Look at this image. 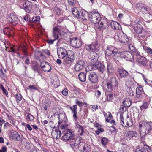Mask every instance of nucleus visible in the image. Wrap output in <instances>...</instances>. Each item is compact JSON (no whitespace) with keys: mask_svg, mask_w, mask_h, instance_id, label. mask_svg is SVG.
Returning a JSON list of instances; mask_svg holds the SVG:
<instances>
[{"mask_svg":"<svg viewBox=\"0 0 152 152\" xmlns=\"http://www.w3.org/2000/svg\"><path fill=\"white\" fill-rule=\"evenodd\" d=\"M89 18L91 21L96 24V26L99 28L106 29L109 26L108 22L102 18H100L99 14L93 11L91 12L89 14Z\"/></svg>","mask_w":152,"mask_h":152,"instance_id":"obj_1","label":"nucleus"},{"mask_svg":"<svg viewBox=\"0 0 152 152\" xmlns=\"http://www.w3.org/2000/svg\"><path fill=\"white\" fill-rule=\"evenodd\" d=\"M80 138V137L77 138L73 134L72 131L68 129H64L63 132V135L61 138L64 141H71L70 145L73 148L77 145Z\"/></svg>","mask_w":152,"mask_h":152,"instance_id":"obj_2","label":"nucleus"},{"mask_svg":"<svg viewBox=\"0 0 152 152\" xmlns=\"http://www.w3.org/2000/svg\"><path fill=\"white\" fill-rule=\"evenodd\" d=\"M139 129L141 137L142 139L152 131V122L141 121L139 124Z\"/></svg>","mask_w":152,"mask_h":152,"instance_id":"obj_3","label":"nucleus"},{"mask_svg":"<svg viewBox=\"0 0 152 152\" xmlns=\"http://www.w3.org/2000/svg\"><path fill=\"white\" fill-rule=\"evenodd\" d=\"M136 7L137 10L140 11L143 13L145 18L147 19L152 17V12L149 8H148L145 5L142 3H138L136 5Z\"/></svg>","mask_w":152,"mask_h":152,"instance_id":"obj_4","label":"nucleus"},{"mask_svg":"<svg viewBox=\"0 0 152 152\" xmlns=\"http://www.w3.org/2000/svg\"><path fill=\"white\" fill-rule=\"evenodd\" d=\"M61 32H64V31L62 30L61 26L58 25L54 24L53 26V36L54 38L53 40H48V43L50 44H52L54 41L58 39L59 35Z\"/></svg>","mask_w":152,"mask_h":152,"instance_id":"obj_5","label":"nucleus"},{"mask_svg":"<svg viewBox=\"0 0 152 152\" xmlns=\"http://www.w3.org/2000/svg\"><path fill=\"white\" fill-rule=\"evenodd\" d=\"M118 81L115 77L109 79L106 83L107 91L108 92L112 91L115 88L118 87Z\"/></svg>","mask_w":152,"mask_h":152,"instance_id":"obj_6","label":"nucleus"},{"mask_svg":"<svg viewBox=\"0 0 152 152\" xmlns=\"http://www.w3.org/2000/svg\"><path fill=\"white\" fill-rule=\"evenodd\" d=\"M79 150L82 152H89L91 151L90 146L84 142L79 141V143L77 146Z\"/></svg>","mask_w":152,"mask_h":152,"instance_id":"obj_7","label":"nucleus"},{"mask_svg":"<svg viewBox=\"0 0 152 152\" xmlns=\"http://www.w3.org/2000/svg\"><path fill=\"white\" fill-rule=\"evenodd\" d=\"M118 54L121 58H123L126 61H132L133 60V56L129 51L119 52Z\"/></svg>","mask_w":152,"mask_h":152,"instance_id":"obj_8","label":"nucleus"},{"mask_svg":"<svg viewBox=\"0 0 152 152\" xmlns=\"http://www.w3.org/2000/svg\"><path fill=\"white\" fill-rule=\"evenodd\" d=\"M117 36L119 41L121 43L125 44L129 41L127 36L121 31L118 33Z\"/></svg>","mask_w":152,"mask_h":152,"instance_id":"obj_9","label":"nucleus"},{"mask_svg":"<svg viewBox=\"0 0 152 152\" xmlns=\"http://www.w3.org/2000/svg\"><path fill=\"white\" fill-rule=\"evenodd\" d=\"M64 59V64L68 66L70 65L73 62L75 59V56L74 53L72 51H70V54H68Z\"/></svg>","mask_w":152,"mask_h":152,"instance_id":"obj_10","label":"nucleus"},{"mask_svg":"<svg viewBox=\"0 0 152 152\" xmlns=\"http://www.w3.org/2000/svg\"><path fill=\"white\" fill-rule=\"evenodd\" d=\"M57 52L58 57L62 59L64 58L68 54L66 49L61 47L57 48Z\"/></svg>","mask_w":152,"mask_h":152,"instance_id":"obj_11","label":"nucleus"},{"mask_svg":"<svg viewBox=\"0 0 152 152\" xmlns=\"http://www.w3.org/2000/svg\"><path fill=\"white\" fill-rule=\"evenodd\" d=\"M99 45L97 42L90 45H87L86 46V49L88 51L94 50L97 51L99 50Z\"/></svg>","mask_w":152,"mask_h":152,"instance_id":"obj_12","label":"nucleus"},{"mask_svg":"<svg viewBox=\"0 0 152 152\" xmlns=\"http://www.w3.org/2000/svg\"><path fill=\"white\" fill-rule=\"evenodd\" d=\"M88 79L91 82L96 83L98 82V76L95 72H92L88 75Z\"/></svg>","mask_w":152,"mask_h":152,"instance_id":"obj_13","label":"nucleus"},{"mask_svg":"<svg viewBox=\"0 0 152 152\" xmlns=\"http://www.w3.org/2000/svg\"><path fill=\"white\" fill-rule=\"evenodd\" d=\"M137 134L135 131H128L126 133L125 135V138L127 140H130L134 137H136Z\"/></svg>","mask_w":152,"mask_h":152,"instance_id":"obj_14","label":"nucleus"},{"mask_svg":"<svg viewBox=\"0 0 152 152\" xmlns=\"http://www.w3.org/2000/svg\"><path fill=\"white\" fill-rule=\"evenodd\" d=\"M70 42L72 46L75 48H79L82 45L81 41L76 38L71 39Z\"/></svg>","mask_w":152,"mask_h":152,"instance_id":"obj_15","label":"nucleus"},{"mask_svg":"<svg viewBox=\"0 0 152 152\" xmlns=\"http://www.w3.org/2000/svg\"><path fill=\"white\" fill-rule=\"evenodd\" d=\"M118 49L113 46H110L107 48L105 51V53L108 56H110L112 54L115 55L118 53Z\"/></svg>","mask_w":152,"mask_h":152,"instance_id":"obj_16","label":"nucleus"},{"mask_svg":"<svg viewBox=\"0 0 152 152\" xmlns=\"http://www.w3.org/2000/svg\"><path fill=\"white\" fill-rule=\"evenodd\" d=\"M85 63L82 60H80L75 64V70L76 71H79L82 70L85 66Z\"/></svg>","mask_w":152,"mask_h":152,"instance_id":"obj_17","label":"nucleus"},{"mask_svg":"<svg viewBox=\"0 0 152 152\" xmlns=\"http://www.w3.org/2000/svg\"><path fill=\"white\" fill-rule=\"evenodd\" d=\"M40 66L43 70L46 72H49L51 69V67L49 63L47 62H42Z\"/></svg>","mask_w":152,"mask_h":152,"instance_id":"obj_18","label":"nucleus"},{"mask_svg":"<svg viewBox=\"0 0 152 152\" xmlns=\"http://www.w3.org/2000/svg\"><path fill=\"white\" fill-rule=\"evenodd\" d=\"M141 22L138 21L137 23H135L134 25V30L137 33H141L142 30L143 28L140 23Z\"/></svg>","mask_w":152,"mask_h":152,"instance_id":"obj_19","label":"nucleus"},{"mask_svg":"<svg viewBox=\"0 0 152 152\" xmlns=\"http://www.w3.org/2000/svg\"><path fill=\"white\" fill-rule=\"evenodd\" d=\"M98 56L97 53L94 52L91 53L88 56V58L94 63L96 62L98 59Z\"/></svg>","mask_w":152,"mask_h":152,"instance_id":"obj_20","label":"nucleus"},{"mask_svg":"<svg viewBox=\"0 0 152 152\" xmlns=\"http://www.w3.org/2000/svg\"><path fill=\"white\" fill-rule=\"evenodd\" d=\"M69 107L73 114V116L74 120L76 121L77 120V105H74L72 107L69 106Z\"/></svg>","mask_w":152,"mask_h":152,"instance_id":"obj_21","label":"nucleus"},{"mask_svg":"<svg viewBox=\"0 0 152 152\" xmlns=\"http://www.w3.org/2000/svg\"><path fill=\"white\" fill-rule=\"evenodd\" d=\"M8 20L11 23H13V25H16L18 22V17L13 14H11L10 17L8 18Z\"/></svg>","mask_w":152,"mask_h":152,"instance_id":"obj_22","label":"nucleus"},{"mask_svg":"<svg viewBox=\"0 0 152 152\" xmlns=\"http://www.w3.org/2000/svg\"><path fill=\"white\" fill-rule=\"evenodd\" d=\"M111 28L114 30H120L121 29V26L116 21H113L111 23Z\"/></svg>","mask_w":152,"mask_h":152,"instance_id":"obj_23","label":"nucleus"},{"mask_svg":"<svg viewBox=\"0 0 152 152\" xmlns=\"http://www.w3.org/2000/svg\"><path fill=\"white\" fill-rule=\"evenodd\" d=\"M31 2L29 1L24 2L23 3V7L26 12L29 13L30 12V9L31 7Z\"/></svg>","mask_w":152,"mask_h":152,"instance_id":"obj_24","label":"nucleus"},{"mask_svg":"<svg viewBox=\"0 0 152 152\" xmlns=\"http://www.w3.org/2000/svg\"><path fill=\"white\" fill-rule=\"evenodd\" d=\"M87 15L86 12L85 10H83L80 12L79 17H78V18L80 19L83 21L87 20L86 18Z\"/></svg>","mask_w":152,"mask_h":152,"instance_id":"obj_25","label":"nucleus"},{"mask_svg":"<svg viewBox=\"0 0 152 152\" xmlns=\"http://www.w3.org/2000/svg\"><path fill=\"white\" fill-rule=\"evenodd\" d=\"M137 61L138 62L141 64L142 65H145L146 64V58L141 56L140 55H138L137 57Z\"/></svg>","mask_w":152,"mask_h":152,"instance_id":"obj_26","label":"nucleus"},{"mask_svg":"<svg viewBox=\"0 0 152 152\" xmlns=\"http://www.w3.org/2000/svg\"><path fill=\"white\" fill-rule=\"evenodd\" d=\"M118 72L121 78H125L128 75V72L124 69H119Z\"/></svg>","mask_w":152,"mask_h":152,"instance_id":"obj_27","label":"nucleus"},{"mask_svg":"<svg viewBox=\"0 0 152 152\" xmlns=\"http://www.w3.org/2000/svg\"><path fill=\"white\" fill-rule=\"evenodd\" d=\"M11 134L13 140H20V136L16 131L12 132Z\"/></svg>","mask_w":152,"mask_h":152,"instance_id":"obj_28","label":"nucleus"},{"mask_svg":"<svg viewBox=\"0 0 152 152\" xmlns=\"http://www.w3.org/2000/svg\"><path fill=\"white\" fill-rule=\"evenodd\" d=\"M80 80L83 82H85L86 79V74L84 72L80 73L78 75Z\"/></svg>","mask_w":152,"mask_h":152,"instance_id":"obj_29","label":"nucleus"},{"mask_svg":"<svg viewBox=\"0 0 152 152\" xmlns=\"http://www.w3.org/2000/svg\"><path fill=\"white\" fill-rule=\"evenodd\" d=\"M72 12L73 16L75 17L78 18L79 17L80 12L76 8H73L72 9Z\"/></svg>","mask_w":152,"mask_h":152,"instance_id":"obj_30","label":"nucleus"},{"mask_svg":"<svg viewBox=\"0 0 152 152\" xmlns=\"http://www.w3.org/2000/svg\"><path fill=\"white\" fill-rule=\"evenodd\" d=\"M96 66L97 69L101 72H103L105 70L104 66L100 63H98L96 65Z\"/></svg>","mask_w":152,"mask_h":152,"instance_id":"obj_31","label":"nucleus"},{"mask_svg":"<svg viewBox=\"0 0 152 152\" xmlns=\"http://www.w3.org/2000/svg\"><path fill=\"white\" fill-rule=\"evenodd\" d=\"M136 98L140 100H141L145 95L144 91H141V92H136Z\"/></svg>","mask_w":152,"mask_h":152,"instance_id":"obj_32","label":"nucleus"},{"mask_svg":"<svg viewBox=\"0 0 152 152\" xmlns=\"http://www.w3.org/2000/svg\"><path fill=\"white\" fill-rule=\"evenodd\" d=\"M107 71L108 72L110 73H113L114 72V69L112 66V64L110 63H107Z\"/></svg>","mask_w":152,"mask_h":152,"instance_id":"obj_33","label":"nucleus"},{"mask_svg":"<svg viewBox=\"0 0 152 152\" xmlns=\"http://www.w3.org/2000/svg\"><path fill=\"white\" fill-rule=\"evenodd\" d=\"M132 121L131 118L127 116L126 119V126H130L132 125Z\"/></svg>","mask_w":152,"mask_h":152,"instance_id":"obj_34","label":"nucleus"},{"mask_svg":"<svg viewBox=\"0 0 152 152\" xmlns=\"http://www.w3.org/2000/svg\"><path fill=\"white\" fill-rule=\"evenodd\" d=\"M76 127L79 129V131H81V132L80 133V135H83V134L84 131L83 128V127L80 125L79 123L78 122L76 123Z\"/></svg>","mask_w":152,"mask_h":152,"instance_id":"obj_35","label":"nucleus"},{"mask_svg":"<svg viewBox=\"0 0 152 152\" xmlns=\"http://www.w3.org/2000/svg\"><path fill=\"white\" fill-rule=\"evenodd\" d=\"M148 105L149 104L147 102H144L143 104L140 107V110L143 112L144 111L145 109L148 108Z\"/></svg>","mask_w":152,"mask_h":152,"instance_id":"obj_36","label":"nucleus"},{"mask_svg":"<svg viewBox=\"0 0 152 152\" xmlns=\"http://www.w3.org/2000/svg\"><path fill=\"white\" fill-rule=\"evenodd\" d=\"M120 121L121 125L125 127L126 126V120H124L123 117L122 115H120Z\"/></svg>","mask_w":152,"mask_h":152,"instance_id":"obj_37","label":"nucleus"},{"mask_svg":"<svg viewBox=\"0 0 152 152\" xmlns=\"http://www.w3.org/2000/svg\"><path fill=\"white\" fill-rule=\"evenodd\" d=\"M143 49L147 53L152 54V49L146 46L143 47Z\"/></svg>","mask_w":152,"mask_h":152,"instance_id":"obj_38","label":"nucleus"},{"mask_svg":"<svg viewBox=\"0 0 152 152\" xmlns=\"http://www.w3.org/2000/svg\"><path fill=\"white\" fill-rule=\"evenodd\" d=\"M128 47L131 51L133 52L136 51V49L133 44H129Z\"/></svg>","mask_w":152,"mask_h":152,"instance_id":"obj_39","label":"nucleus"},{"mask_svg":"<svg viewBox=\"0 0 152 152\" xmlns=\"http://www.w3.org/2000/svg\"><path fill=\"white\" fill-rule=\"evenodd\" d=\"M127 91L128 94L130 95V96H133V92L130 87H127Z\"/></svg>","mask_w":152,"mask_h":152,"instance_id":"obj_40","label":"nucleus"},{"mask_svg":"<svg viewBox=\"0 0 152 152\" xmlns=\"http://www.w3.org/2000/svg\"><path fill=\"white\" fill-rule=\"evenodd\" d=\"M0 77L3 80H5L7 77L6 75L4 74L2 70L0 69Z\"/></svg>","mask_w":152,"mask_h":152,"instance_id":"obj_41","label":"nucleus"},{"mask_svg":"<svg viewBox=\"0 0 152 152\" xmlns=\"http://www.w3.org/2000/svg\"><path fill=\"white\" fill-rule=\"evenodd\" d=\"M108 142V139L105 137H103L101 139V143L104 146L106 145Z\"/></svg>","mask_w":152,"mask_h":152,"instance_id":"obj_42","label":"nucleus"},{"mask_svg":"<svg viewBox=\"0 0 152 152\" xmlns=\"http://www.w3.org/2000/svg\"><path fill=\"white\" fill-rule=\"evenodd\" d=\"M34 118L33 116L31 114L27 113V119L29 120L30 121H32Z\"/></svg>","mask_w":152,"mask_h":152,"instance_id":"obj_43","label":"nucleus"},{"mask_svg":"<svg viewBox=\"0 0 152 152\" xmlns=\"http://www.w3.org/2000/svg\"><path fill=\"white\" fill-rule=\"evenodd\" d=\"M54 11L57 15H59L61 14V10L59 8L57 7H56L55 8Z\"/></svg>","mask_w":152,"mask_h":152,"instance_id":"obj_44","label":"nucleus"},{"mask_svg":"<svg viewBox=\"0 0 152 152\" xmlns=\"http://www.w3.org/2000/svg\"><path fill=\"white\" fill-rule=\"evenodd\" d=\"M0 88L2 90L4 94L6 95H7L8 94L7 91L6 90L4 87L1 84L0 85Z\"/></svg>","mask_w":152,"mask_h":152,"instance_id":"obj_45","label":"nucleus"},{"mask_svg":"<svg viewBox=\"0 0 152 152\" xmlns=\"http://www.w3.org/2000/svg\"><path fill=\"white\" fill-rule=\"evenodd\" d=\"M69 4L71 6H74L76 3V0H68Z\"/></svg>","mask_w":152,"mask_h":152,"instance_id":"obj_46","label":"nucleus"},{"mask_svg":"<svg viewBox=\"0 0 152 152\" xmlns=\"http://www.w3.org/2000/svg\"><path fill=\"white\" fill-rule=\"evenodd\" d=\"M16 101L19 102L22 99V96L20 94H17L16 96Z\"/></svg>","mask_w":152,"mask_h":152,"instance_id":"obj_47","label":"nucleus"},{"mask_svg":"<svg viewBox=\"0 0 152 152\" xmlns=\"http://www.w3.org/2000/svg\"><path fill=\"white\" fill-rule=\"evenodd\" d=\"M27 89H29L31 91H32L33 90H37L38 89L35 86L33 85H31L28 86V88Z\"/></svg>","mask_w":152,"mask_h":152,"instance_id":"obj_48","label":"nucleus"},{"mask_svg":"<svg viewBox=\"0 0 152 152\" xmlns=\"http://www.w3.org/2000/svg\"><path fill=\"white\" fill-rule=\"evenodd\" d=\"M75 103L79 107H82L83 105V102H82L80 101L77 99H76Z\"/></svg>","mask_w":152,"mask_h":152,"instance_id":"obj_49","label":"nucleus"},{"mask_svg":"<svg viewBox=\"0 0 152 152\" xmlns=\"http://www.w3.org/2000/svg\"><path fill=\"white\" fill-rule=\"evenodd\" d=\"M113 98V96L112 94H109L107 97V99L108 101H111Z\"/></svg>","mask_w":152,"mask_h":152,"instance_id":"obj_50","label":"nucleus"},{"mask_svg":"<svg viewBox=\"0 0 152 152\" xmlns=\"http://www.w3.org/2000/svg\"><path fill=\"white\" fill-rule=\"evenodd\" d=\"M104 131V129L102 128H100L98 129L97 130L95 131V133L97 135H99L100 132H103Z\"/></svg>","mask_w":152,"mask_h":152,"instance_id":"obj_51","label":"nucleus"},{"mask_svg":"<svg viewBox=\"0 0 152 152\" xmlns=\"http://www.w3.org/2000/svg\"><path fill=\"white\" fill-rule=\"evenodd\" d=\"M120 111L122 112H124L126 110V107L125 106L121 105L119 109Z\"/></svg>","mask_w":152,"mask_h":152,"instance_id":"obj_52","label":"nucleus"},{"mask_svg":"<svg viewBox=\"0 0 152 152\" xmlns=\"http://www.w3.org/2000/svg\"><path fill=\"white\" fill-rule=\"evenodd\" d=\"M68 93V90L66 88H64L62 91V94L64 96L67 95Z\"/></svg>","mask_w":152,"mask_h":152,"instance_id":"obj_53","label":"nucleus"},{"mask_svg":"<svg viewBox=\"0 0 152 152\" xmlns=\"http://www.w3.org/2000/svg\"><path fill=\"white\" fill-rule=\"evenodd\" d=\"M141 91H143V89L142 87L139 86L136 88V92H141Z\"/></svg>","mask_w":152,"mask_h":152,"instance_id":"obj_54","label":"nucleus"},{"mask_svg":"<svg viewBox=\"0 0 152 152\" xmlns=\"http://www.w3.org/2000/svg\"><path fill=\"white\" fill-rule=\"evenodd\" d=\"M56 132L57 134V137H58L59 138L61 136V131L56 129Z\"/></svg>","mask_w":152,"mask_h":152,"instance_id":"obj_55","label":"nucleus"},{"mask_svg":"<svg viewBox=\"0 0 152 152\" xmlns=\"http://www.w3.org/2000/svg\"><path fill=\"white\" fill-rule=\"evenodd\" d=\"M149 149L147 147H143L141 148L142 152H149Z\"/></svg>","mask_w":152,"mask_h":152,"instance_id":"obj_56","label":"nucleus"},{"mask_svg":"<svg viewBox=\"0 0 152 152\" xmlns=\"http://www.w3.org/2000/svg\"><path fill=\"white\" fill-rule=\"evenodd\" d=\"M101 93L99 90H97L96 91L95 95L98 97H99L100 96Z\"/></svg>","mask_w":152,"mask_h":152,"instance_id":"obj_57","label":"nucleus"},{"mask_svg":"<svg viewBox=\"0 0 152 152\" xmlns=\"http://www.w3.org/2000/svg\"><path fill=\"white\" fill-rule=\"evenodd\" d=\"M92 108L93 111H94L96 109H98V107L97 105H94L93 106Z\"/></svg>","mask_w":152,"mask_h":152,"instance_id":"obj_58","label":"nucleus"},{"mask_svg":"<svg viewBox=\"0 0 152 152\" xmlns=\"http://www.w3.org/2000/svg\"><path fill=\"white\" fill-rule=\"evenodd\" d=\"M26 127L29 130V131H31L32 130V128L29 125V124H26Z\"/></svg>","mask_w":152,"mask_h":152,"instance_id":"obj_59","label":"nucleus"},{"mask_svg":"<svg viewBox=\"0 0 152 152\" xmlns=\"http://www.w3.org/2000/svg\"><path fill=\"white\" fill-rule=\"evenodd\" d=\"M9 52H12L15 53V50L13 47H11L10 49V50H9Z\"/></svg>","mask_w":152,"mask_h":152,"instance_id":"obj_60","label":"nucleus"},{"mask_svg":"<svg viewBox=\"0 0 152 152\" xmlns=\"http://www.w3.org/2000/svg\"><path fill=\"white\" fill-rule=\"evenodd\" d=\"M7 148L5 147H3L2 148V150H1L3 152H6L7 151Z\"/></svg>","mask_w":152,"mask_h":152,"instance_id":"obj_61","label":"nucleus"},{"mask_svg":"<svg viewBox=\"0 0 152 152\" xmlns=\"http://www.w3.org/2000/svg\"><path fill=\"white\" fill-rule=\"evenodd\" d=\"M57 63L58 64H61V61L59 59H57L56 61Z\"/></svg>","mask_w":152,"mask_h":152,"instance_id":"obj_62","label":"nucleus"},{"mask_svg":"<svg viewBox=\"0 0 152 152\" xmlns=\"http://www.w3.org/2000/svg\"><path fill=\"white\" fill-rule=\"evenodd\" d=\"M4 142V141L3 138L2 137H0V143H3Z\"/></svg>","mask_w":152,"mask_h":152,"instance_id":"obj_63","label":"nucleus"},{"mask_svg":"<svg viewBox=\"0 0 152 152\" xmlns=\"http://www.w3.org/2000/svg\"><path fill=\"white\" fill-rule=\"evenodd\" d=\"M135 152H142V151L141 150V149H136Z\"/></svg>","mask_w":152,"mask_h":152,"instance_id":"obj_64","label":"nucleus"}]
</instances>
